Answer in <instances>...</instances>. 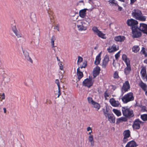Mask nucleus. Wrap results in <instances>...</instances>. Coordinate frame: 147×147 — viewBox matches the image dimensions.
Segmentation results:
<instances>
[{"instance_id":"1","label":"nucleus","mask_w":147,"mask_h":147,"mask_svg":"<svg viewBox=\"0 0 147 147\" xmlns=\"http://www.w3.org/2000/svg\"><path fill=\"white\" fill-rule=\"evenodd\" d=\"M75 24L79 31H85L87 29L88 24L84 21L79 20L76 22Z\"/></svg>"},{"instance_id":"2","label":"nucleus","mask_w":147,"mask_h":147,"mask_svg":"<svg viewBox=\"0 0 147 147\" xmlns=\"http://www.w3.org/2000/svg\"><path fill=\"white\" fill-rule=\"evenodd\" d=\"M142 13L141 11L138 9H134L132 13V16L136 19L144 21L146 19V17L142 15Z\"/></svg>"},{"instance_id":"3","label":"nucleus","mask_w":147,"mask_h":147,"mask_svg":"<svg viewBox=\"0 0 147 147\" xmlns=\"http://www.w3.org/2000/svg\"><path fill=\"white\" fill-rule=\"evenodd\" d=\"M122 111L123 115L126 117H131L134 115L133 111L127 107H122Z\"/></svg>"},{"instance_id":"4","label":"nucleus","mask_w":147,"mask_h":147,"mask_svg":"<svg viewBox=\"0 0 147 147\" xmlns=\"http://www.w3.org/2000/svg\"><path fill=\"white\" fill-rule=\"evenodd\" d=\"M86 130L88 131V133L89 135L88 138V141L90 143V146L93 147L94 145V141L93 135L91 134L92 133V129L91 127H88L87 128Z\"/></svg>"},{"instance_id":"5","label":"nucleus","mask_w":147,"mask_h":147,"mask_svg":"<svg viewBox=\"0 0 147 147\" xmlns=\"http://www.w3.org/2000/svg\"><path fill=\"white\" fill-rule=\"evenodd\" d=\"M121 99L124 103H127L133 100L134 99L133 94L131 92L125 95Z\"/></svg>"},{"instance_id":"6","label":"nucleus","mask_w":147,"mask_h":147,"mask_svg":"<svg viewBox=\"0 0 147 147\" xmlns=\"http://www.w3.org/2000/svg\"><path fill=\"white\" fill-rule=\"evenodd\" d=\"M132 36L133 38H138L141 35V32L140 30L138 27H133L131 28Z\"/></svg>"},{"instance_id":"7","label":"nucleus","mask_w":147,"mask_h":147,"mask_svg":"<svg viewBox=\"0 0 147 147\" xmlns=\"http://www.w3.org/2000/svg\"><path fill=\"white\" fill-rule=\"evenodd\" d=\"M88 103L92 105V107L96 109L97 111L99 110L100 107V105L96 102L94 101L92 98L90 97L87 98Z\"/></svg>"},{"instance_id":"8","label":"nucleus","mask_w":147,"mask_h":147,"mask_svg":"<svg viewBox=\"0 0 147 147\" xmlns=\"http://www.w3.org/2000/svg\"><path fill=\"white\" fill-rule=\"evenodd\" d=\"M92 30L93 31L94 33L97 35L99 37L103 38L105 39L106 37L105 35L103 34L100 31L98 30L96 26H94L92 28Z\"/></svg>"},{"instance_id":"9","label":"nucleus","mask_w":147,"mask_h":147,"mask_svg":"<svg viewBox=\"0 0 147 147\" xmlns=\"http://www.w3.org/2000/svg\"><path fill=\"white\" fill-rule=\"evenodd\" d=\"M22 52L24 56V59L31 63H33V60L29 55L28 52L26 50H22Z\"/></svg>"},{"instance_id":"10","label":"nucleus","mask_w":147,"mask_h":147,"mask_svg":"<svg viewBox=\"0 0 147 147\" xmlns=\"http://www.w3.org/2000/svg\"><path fill=\"white\" fill-rule=\"evenodd\" d=\"M143 122L139 119H137L134 121L133 125V127L134 129H138L140 128V125H143Z\"/></svg>"},{"instance_id":"11","label":"nucleus","mask_w":147,"mask_h":147,"mask_svg":"<svg viewBox=\"0 0 147 147\" xmlns=\"http://www.w3.org/2000/svg\"><path fill=\"white\" fill-rule=\"evenodd\" d=\"M130 132L129 130L125 131L123 133L124 138L123 140V142L124 143H125L128 140V138L130 137Z\"/></svg>"},{"instance_id":"12","label":"nucleus","mask_w":147,"mask_h":147,"mask_svg":"<svg viewBox=\"0 0 147 147\" xmlns=\"http://www.w3.org/2000/svg\"><path fill=\"white\" fill-rule=\"evenodd\" d=\"M127 23L129 26H131L133 27L137 26V25L138 24V22L136 20L133 19H131L128 20L127 22Z\"/></svg>"},{"instance_id":"13","label":"nucleus","mask_w":147,"mask_h":147,"mask_svg":"<svg viewBox=\"0 0 147 147\" xmlns=\"http://www.w3.org/2000/svg\"><path fill=\"white\" fill-rule=\"evenodd\" d=\"M140 31L143 33L147 34V25L144 23H140L139 27H138Z\"/></svg>"},{"instance_id":"14","label":"nucleus","mask_w":147,"mask_h":147,"mask_svg":"<svg viewBox=\"0 0 147 147\" xmlns=\"http://www.w3.org/2000/svg\"><path fill=\"white\" fill-rule=\"evenodd\" d=\"M130 88V85L128 81H126L123 84V86L122 88V92H125L128 91Z\"/></svg>"},{"instance_id":"15","label":"nucleus","mask_w":147,"mask_h":147,"mask_svg":"<svg viewBox=\"0 0 147 147\" xmlns=\"http://www.w3.org/2000/svg\"><path fill=\"white\" fill-rule=\"evenodd\" d=\"M119 49L118 47L115 45H113L112 46H109L107 49L109 53L115 52Z\"/></svg>"},{"instance_id":"16","label":"nucleus","mask_w":147,"mask_h":147,"mask_svg":"<svg viewBox=\"0 0 147 147\" xmlns=\"http://www.w3.org/2000/svg\"><path fill=\"white\" fill-rule=\"evenodd\" d=\"M109 61V57L108 56H105L102 61V62L101 65L102 67L103 68H105L107 65Z\"/></svg>"},{"instance_id":"17","label":"nucleus","mask_w":147,"mask_h":147,"mask_svg":"<svg viewBox=\"0 0 147 147\" xmlns=\"http://www.w3.org/2000/svg\"><path fill=\"white\" fill-rule=\"evenodd\" d=\"M83 85L85 86L90 87L92 86V82L91 80L87 78L85 79L84 81H83Z\"/></svg>"},{"instance_id":"18","label":"nucleus","mask_w":147,"mask_h":147,"mask_svg":"<svg viewBox=\"0 0 147 147\" xmlns=\"http://www.w3.org/2000/svg\"><path fill=\"white\" fill-rule=\"evenodd\" d=\"M125 39V37L123 36H115L114 38V39L115 41L119 42H123Z\"/></svg>"},{"instance_id":"19","label":"nucleus","mask_w":147,"mask_h":147,"mask_svg":"<svg viewBox=\"0 0 147 147\" xmlns=\"http://www.w3.org/2000/svg\"><path fill=\"white\" fill-rule=\"evenodd\" d=\"M141 73L143 80L145 81H147V76L146 74V68L143 67L142 68L141 71Z\"/></svg>"},{"instance_id":"20","label":"nucleus","mask_w":147,"mask_h":147,"mask_svg":"<svg viewBox=\"0 0 147 147\" xmlns=\"http://www.w3.org/2000/svg\"><path fill=\"white\" fill-rule=\"evenodd\" d=\"M55 83L57 84L58 87V91H57V92H56L55 94L57 95V97L58 98L59 97V96L61 94L60 90V85L59 83V80L58 79L55 80Z\"/></svg>"},{"instance_id":"21","label":"nucleus","mask_w":147,"mask_h":147,"mask_svg":"<svg viewBox=\"0 0 147 147\" xmlns=\"http://www.w3.org/2000/svg\"><path fill=\"white\" fill-rule=\"evenodd\" d=\"M109 102L111 105L113 107H117L119 105V101L115 100L113 98L110 99Z\"/></svg>"},{"instance_id":"22","label":"nucleus","mask_w":147,"mask_h":147,"mask_svg":"<svg viewBox=\"0 0 147 147\" xmlns=\"http://www.w3.org/2000/svg\"><path fill=\"white\" fill-rule=\"evenodd\" d=\"M102 52H100L96 56V59L94 62V64L96 65H98L100 63L101 60V55Z\"/></svg>"},{"instance_id":"23","label":"nucleus","mask_w":147,"mask_h":147,"mask_svg":"<svg viewBox=\"0 0 147 147\" xmlns=\"http://www.w3.org/2000/svg\"><path fill=\"white\" fill-rule=\"evenodd\" d=\"M100 70V68L98 66H97L94 68L93 71V74L94 78H95L99 74Z\"/></svg>"},{"instance_id":"24","label":"nucleus","mask_w":147,"mask_h":147,"mask_svg":"<svg viewBox=\"0 0 147 147\" xmlns=\"http://www.w3.org/2000/svg\"><path fill=\"white\" fill-rule=\"evenodd\" d=\"M123 60L125 62L126 65H130V61L129 58H127V55L125 54H123L122 56Z\"/></svg>"},{"instance_id":"25","label":"nucleus","mask_w":147,"mask_h":147,"mask_svg":"<svg viewBox=\"0 0 147 147\" xmlns=\"http://www.w3.org/2000/svg\"><path fill=\"white\" fill-rule=\"evenodd\" d=\"M107 117L108 118V120L112 123H114L115 121V117L113 114H109L107 115Z\"/></svg>"},{"instance_id":"26","label":"nucleus","mask_w":147,"mask_h":147,"mask_svg":"<svg viewBox=\"0 0 147 147\" xmlns=\"http://www.w3.org/2000/svg\"><path fill=\"white\" fill-rule=\"evenodd\" d=\"M87 9H84L80 11L79 15L80 17L82 18H84L86 16V11Z\"/></svg>"},{"instance_id":"27","label":"nucleus","mask_w":147,"mask_h":147,"mask_svg":"<svg viewBox=\"0 0 147 147\" xmlns=\"http://www.w3.org/2000/svg\"><path fill=\"white\" fill-rule=\"evenodd\" d=\"M137 146L136 143L135 141H131L127 143L125 147H136Z\"/></svg>"},{"instance_id":"28","label":"nucleus","mask_w":147,"mask_h":147,"mask_svg":"<svg viewBox=\"0 0 147 147\" xmlns=\"http://www.w3.org/2000/svg\"><path fill=\"white\" fill-rule=\"evenodd\" d=\"M131 71L130 65H127L124 69V72L125 74L126 75L129 74Z\"/></svg>"},{"instance_id":"29","label":"nucleus","mask_w":147,"mask_h":147,"mask_svg":"<svg viewBox=\"0 0 147 147\" xmlns=\"http://www.w3.org/2000/svg\"><path fill=\"white\" fill-rule=\"evenodd\" d=\"M127 121V119L126 117H122L118 118L117 119L116 123L119 124L123 121Z\"/></svg>"},{"instance_id":"30","label":"nucleus","mask_w":147,"mask_h":147,"mask_svg":"<svg viewBox=\"0 0 147 147\" xmlns=\"http://www.w3.org/2000/svg\"><path fill=\"white\" fill-rule=\"evenodd\" d=\"M109 5L111 6H116L117 5V3L115 0H109L108 1Z\"/></svg>"},{"instance_id":"31","label":"nucleus","mask_w":147,"mask_h":147,"mask_svg":"<svg viewBox=\"0 0 147 147\" xmlns=\"http://www.w3.org/2000/svg\"><path fill=\"white\" fill-rule=\"evenodd\" d=\"M77 75L78 76V80L79 81L83 76V74L80 70V67H78L77 69Z\"/></svg>"},{"instance_id":"32","label":"nucleus","mask_w":147,"mask_h":147,"mask_svg":"<svg viewBox=\"0 0 147 147\" xmlns=\"http://www.w3.org/2000/svg\"><path fill=\"white\" fill-rule=\"evenodd\" d=\"M139 85L141 88L145 91L147 90V85L141 82L140 83Z\"/></svg>"},{"instance_id":"33","label":"nucleus","mask_w":147,"mask_h":147,"mask_svg":"<svg viewBox=\"0 0 147 147\" xmlns=\"http://www.w3.org/2000/svg\"><path fill=\"white\" fill-rule=\"evenodd\" d=\"M109 110V109L107 107H106L105 108H103L102 109L103 113L106 117H107V115L109 114L108 113Z\"/></svg>"},{"instance_id":"34","label":"nucleus","mask_w":147,"mask_h":147,"mask_svg":"<svg viewBox=\"0 0 147 147\" xmlns=\"http://www.w3.org/2000/svg\"><path fill=\"white\" fill-rule=\"evenodd\" d=\"M112 111L117 117L120 116L121 115V112L119 110L115 109H113Z\"/></svg>"},{"instance_id":"35","label":"nucleus","mask_w":147,"mask_h":147,"mask_svg":"<svg viewBox=\"0 0 147 147\" xmlns=\"http://www.w3.org/2000/svg\"><path fill=\"white\" fill-rule=\"evenodd\" d=\"M82 20L84 21V22H85V23H86L88 25L91 22V20L90 18L88 16L86 17L84 19Z\"/></svg>"},{"instance_id":"36","label":"nucleus","mask_w":147,"mask_h":147,"mask_svg":"<svg viewBox=\"0 0 147 147\" xmlns=\"http://www.w3.org/2000/svg\"><path fill=\"white\" fill-rule=\"evenodd\" d=\"M140 47L138 46L135 45L132 48V51L135 53H137L140 50Z\"/></svg>"},{"instance_id":"37","label":"nucleus","mask_w":147,"mask_h":147,"mask_svg":"<svg viewBox=\"0 0 147 147\" xmlns=\"http://www.w3.org/2000/svg\"><path fill=\"white\" fill-rule=\"evenodd\" d=\"M56 39L55 37L53 36L51 39V46L53 47H55L54 46V42Z\"/></svg>"},{"instance_id":"38","label":"nucleus","mask_w":147,"mask_h":147,"mask_svg":"<svg viewBox=\"0 0 147 147\" xmlns=\"http://www.w3.org/2000/svg\"><path fill=\"white\" fill-rule=\"evenodd\" d=\"M141 118L143 121H147V114H144L141 115Z\"/></svg>"},{"instance_id":"39","label":"nucleus","mask_w":147,"mask_h":147,"mask_svg":"<svg viewBox=\"0 0 147 147\" xmlns=\"http://www.w3.org/2000/svg\"><path fill=\"white\" fill-rule=\"evenodd\" d=\"M141 53L142 54H144L145 57H146L147 56V51L145 49L142 48V50L141 51Z\"/></svg>"},{"instance_id":"40","label":"nucleus","mask_w":147,"mask_h":147,"mask_svg":"<svg viewBox=\"0 0 147 147\" xmlns=\"http://www.w3.org/2000/svg\"><path fill=\"white\" fill-rule=\"evenodd\" d=\"M113 77L114 78L117 79L118 78L119 76V72L117 71H115L114 72Z\"/></svg>"},{"instance_id":"41","label":"nucleus","mask_w":147,"mask_h":147,"mask_svg":"<svg viewBox=\"0 0 147 147\" xmlns=\"http://www.w3.org/2000/svg\"><path fill=\"white\" fill-rule=\"evenodd\" d=\"M14 33L18 38L22 37V34H21L18 31L14 32Z\"/></svg>"},{"instance_id":"42","label":"nucleus","mask_w":147,"mask_h":147,"mask_svg":"<svg viewBox=\"0 0 147 147\" xmlns=\"http://www.w3.org/2000/svg\"><path fill=\"white\" fill-rule=\"evenodd\" d=\"M83 60L82 58L80 56L78 57V59L77 61L78 64L80 65V63Z\"/></svg>"},{"instance_id":"43","label":"nucleus","mask_w":147,"mask_h":147,"mask_svg":"<svg viewBox=\"0 0 147 147\" xmlns=\"http://www.w3.org/2000/svg\"><path fill=\"white\" fill-rule=\"evenodd\" d=\"M80 67L81 69L82 68H85L86 65H87V62L86 61H84L83 63V64L81 65H80Z\"/></svg>"},{"instance_id":"44","label":"nucleus","mask_w":147,"mask_h":147,"mask_svg":"<svg viewBox=\"0 0 147 147\" xmlns=\"http://www.w3.org/2000/svg\"><path fill=\"white\" fill-rule=\"evenodd\" d=\"M0 96L1 97V100H0L1 101H2L3 100H4L5 98V95L4 93H3L2 94H0Z\"/></svg>"},{"instance_id":"45","label":"nucleus","mask_w":147,"mask_h":147,"mask_svg":"<svg viewBox=\"0 0 147 147\" xmlns=\"http://www.w3.org/2000/svg\"><path fill=\"white\" fill-rule=\"evenodd\" d=\"M120 51H119L115 55V58L116 59H117L120 56Z\"/></svg>"},{"instance_id":"46","label":"nucleus","mask_w":147,"mask_h":147,"mask_svg":"<svg viewBox=\"0 0 147 147\" xmlns=\"http://www.w3.org/2000/svg\"><path fill=\"white\" fill-rule=\"evenodd\" d=\"M12 30L14 32H15L18 31L16 29V27L15 26H12Z\"/></svg>"},{"instance_id":"47","label":"nucleus","mask_w":147,"mask_h":147,"mask_svg":"<svg viewBox=\"0 0 147 147\" xmlns=\"http://www.w3.org/2000/svg\"><path fill=\"white\" fill-rule=\"evenodd\" d=\"M59 66L60 69L62 70H63V66L62 64V63L60 62L59 63Z\"/></svg>"},{"instance_id":"48","label":"nucleus","mask_w":147,"mask_h":147,"mask_svg":"<svg viewBox=\"0 0 147 147\" xmlns=\"http://www.w3.org/2000/svg\"><path fill=\"white\" fill-rule=\"evenodd\" d=\"M116 6H117L118 7V11H121L123 9V8L122 7L120 6L118 4Z\"/></svg>"},{"instance_id":"49","label":"nucleus","mask_w":147,"mask_h":147,"mask_svg":"<svg viewBox=\"0 0 147 147\" xmlns=\"http://www.w3.org/2000/svg\"><path fill=\"white\" fill-rule=\"evenodd\" d=\"M142 110L143 111H146L147 112V109L145 107H143L142 108Z\"/></svg>"},{"instance_id":"50","label":"nucleus","mask_w":147,"mask_h":147,"mask_svg":"<svg viewBox=\"0 0 147 147\" xmlns=\"http://www.w3.org/2000/svg\"><path fill=\"white\" fill-rule=\"evenodd\" d=\"M104 97L106 99H107V97H109V94L108 93L105 92L104 94Z\"/></svg>"},{"instance_id":"51","label":"nucleus","mask_w":147,"mask_h":147,"mask_svg":"<svg viewBox=\"0 0 147 147\" xmlns=\"http://www.w3.org/2000/svg\"><path fill=\"white\" fill-rule=\"evenodd\" d=\"M130 0V4H132L134 3L137 0Z\"/></svg>"},{"instance_id":"52","label":"nucleus","mask_w":147,"mask_h":147,"mask_svg":"<svg viewBox=\"0 0 147 147\" xmlns=\"http://www.w3.org/2000/svg\"><path fill=\"white\" fill-rule=\"evenodd\" d=\"M3 111H4V113H6V111H7L6 108L5 107L3 108Z\"/></svg>"},{"instance_id":"53","label":"nucleus","mask_w":147,"mask_h":147,"mask_svg":"<svg viewBox=\"0 0 147 147\" xmlns=\"http://www.w3.org/2000/svg\"><path fill=\"white\" fill-rule=\"evenodd\" d=\"M1 101H0V107H1L2 106H3V105H4V103L3 102V103H1Z\"/></svg>"},{"instance_id":"54","label":"nucleus","mask_w":147,"mask_h":147,"mask_svg":"<svg viewBox=\"0 0 147 147\" xmlns=\"http://www.w3.org/2000/svg\"><path fill=\"white\" fill-rule=\"evenodd\" d=\"M55 29H57L58 30V31L59 30V28L57 26H56L55 27Z\"/></svg>"},{"instance_id":"55","label":"nucleus","mask_w":147,"mask_h":147,"mask_svg":"<svg viewBox=\"0 0 147 147\" xmlns=\"http://www.w3.org/2000/svg\"><path fill=\"white\" fill-rule=\"evenodd\" d=\"M144 62L146 63H147V59L145 60L144 61Z\"/></svg>"},{"instance_id":"56","label":"nucleus","mask_w":147,"mask_h":147,"mask_svg":"<svg viewBox=\"0 0 147 147\" xmlns=\"http://www.w3.org/2000/svg\"><path fill=\"white\" fill-rule=\"evenodd\" d=\"M145 94L147 96V91H145Z\"/></svg>"},{"instance_id":"57","label":"nucleus","mask_w":147,"mask_h":147,"mask_svg":"<svg viewBox=\"0 0 147 147\" xmlns=\"http://www.w3.org/2000/svg\"><path fill=\"white\" fill-rule=\"evenodd\" d=\"M89 0V1H92V0Z\"/></svg>"}]
</instances>
